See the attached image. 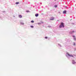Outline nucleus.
<instances>
[{"label": "nucleus", "mask_w": 76, "mask_h": 76, "mask_svg": "<svg viewBox=\"0 0 76 76\" xmlns=\"http://www.w3.org/2000/svg\"><path fill=\"white\" fill-rule=\"evenodd\" d=\"M52 19H50V20H54V17H52Z\"/></svg>", "instance_id": "423d86ee"}, {"label": "nucleus", "mask_w": 76, "mask_h": 76, "mask_svg": "<svg viewBox=\"0 0 76 76\" xmlns=\"http://www.w3.org/2000/svg\"><path fill=\"white\" fill-rule=\"evenodd\" d=\"M21 25H24V23H21Z\"/></svg>", "instance_id": "ddd939ff"}, {"label": "nucleus", "mask_w": 76, "mask_h": 76, "mask_svg": "<svg viewBox=\"0 0 76 76\" xmlns=\"http://www.w3.org/2000/svg\"><path fill=\"white\" fill-rule=\"evenodd\" d=\"M66 10H64L63 12V13L64 14H66Z\"/></svg>", "instance_id": "7ed1b4c3"}, {"label": "nucleus", "mask_w": 76, "mask_h": 76, "mask_svg": "<svg viewBox=\"0 0 76 76\" xmlns=\"http://www.w3.org/2000/svg\"><path fill=\"white\" fill-rule=\"evenodd\" d=\"M35 16H36V17H37V16H38V14H35Z\"/></svg>", "instance_id": "6e6552de"}, {"label": "nucleus", "mask_w": 76, "mask_h": 76, "mask_svg": "<svg viewBox=\"0 0 76 76\" xmlns=\"http://www.w3.org/2000/svg\"><path fill=\"white\" fill-rule=\"evenodd\" d=\"M31 23H34V21L33 20H32V21H31Z\"/></svg>", "instance_id": "9d476101"}, {"label": "nucleus", "mask_w": 76, "mask_h": 76, "mask_svg": "<svg viewBox=\"0 0 76 76\" xmlns=\"http://www.w3.org/2000/svg\"><path fill=\"white\" fill-rule=\"evenodd\" d=\"M18 16L19 18H22V15H19Z\"/></svg>", "instance_id": "0eeeda50"}, {"label": "nucleus", "mask_w": 76, "mask_h": 76, "mask_svg": "<svg viewBox=\"0 0 76 76\" xmlns=\"http://www.w3.org/2000/svg\"><path fill=\"white\" fill-rule=\"evenodd\" d=\"M19 2H16L15 3V4H19Z\"/></svg>", "instance_id": "1a4fd4ad"}, {"label": "nucleus", "mask_w": 76, "mask_h": 76, "mask_svg": "<svg viewBox=\"0 0 76 76\" xmlns=\"http://www.w3.org/2000/svg\"><path fill=\"white\" fill-rule=\"evenodd\" d=\"M74 45H75V43H74Z\"/></svg>", "instance_id": "dca6fc26"}, {"label": "nucleus", "mask_w": 76, "mask_h": 76, "mask_svg": "<svg viewBox=\"0 0 76 76\" xmlns=\"http://www.w3.org/2000/svg\"><path fill=\"white\" fill-rule=\"evenodd\" d=\"M55 7H57V5H55Z\"/></svg>", "instance_id": "f8f14e48"}, {"label": "nucleus", "mask_w": 76, "mask_h": 76, "mask_svg": "<svg viewBox=\"0 0 76 76\" xmlns=\"http://www.w3.org/2000/svg\"><path fill=\"white\" fill-rule=\"evenodd\" d=\"M30 27H31V28H34V26H30Z\"/></svg>", "instance_id": "9b49d317"}, {"label": "nucleus", "mask_w": 76, "mask_h": 76, "mask_svg": "<svg viewBox=\"0 0 76 76\" xmlns=\"http://www.w3.org/2000/svg\"><path fill=\"white\" fill-rule=\"evenodd\" d=\"M55 0V1H56V0Z\"/></svg>", "instance_id": "6ab92c4d"}, {"label": "nucleus", "mask_w": 76, "mask_h": 76, "mask_svg": "<svg viewBox=\"0 0 76 76\" xmlns=\"http://www.w3.org/2000/svg\"><path fill=\"white\" fill-rule=\"evenodd\" d=\"M45 39H47V38H48L47 37H45Z\"/></svg>", "instance_id": "4468645a"}, {"label": "nucleus", "mask_w": 76, "mask_h": 76, "mask_svg": "<svg viewBox=\"0 0 76 76\" xmlns=\"http://www.w3.org/2000/svg\"><path fill=\"white\" fill-rule=\"evenodd\" d=\"M73 37H74V38H75V36H73Z\"/></svg>", "instance_id": "2eb2a0df"}, {"label": "nucleus", "mask_w": 76, "mask_h": 76, "mask_svg": "<svg viewBox=\"0 0 76 76\" xmlns=\"http://www.w3.org/2000/svg\"><path fill=\"white\" fill-rule=\"evenodd\" d=\"M67 54L69 56H70V57H73V56L72 55H70L69 53H67Z\"/></svg>", "instance_id": "20e7f679"}, {"label": "nucleus", "mask_w": 76, "mask_h": 76, "mask_svg": "<svg viewBox=\"0 0 76 76\" xmlns=\"http://www.w3.org/2000/svg\"><path fill=\"white\" fill-rule=\"evenodd\" d=\"M38 24H41V23H38Z\"/></svg>", "instance_id": "f3484780"}, {"label": "nucleus", "mask_w": 76, "mask_h": 76, "mask_svg": "<svg viewBox=\"0 0 76 76\" xmlns=\"http://www.w3.org/2000/svg\"><path fill=\"white\" fill-rule=\"evenodd\" d=\"M61 25H60L59 28H61L62 27H63V28H64V23H61Z\"/></svg>", "instance_id": "f257e3e1"}, {"label": "nucleus", "mask_w": 76, "mask_h": 76, "mask_svg": "<svg viewBox=\"0 0 76 76\" xmlns=\"http://www.w3.org/2000/svg\"><path fill=\"white\" fill-rule=\"evenodd\" d=\"M75 32V31H70L69 32V33L70 34H72L73 33H74Z\"/></svg>", "instance_id": "f03ea898"}, {"label": "nucleus", "mask_w": 76, "mask_h": 76, "mask_svg": "<svg viewBox=\"0 0 76 76\" xmlns=\"http://www.w3.org/2000/svg\"><path fill=\"white\" fill-rule=\"evenodd\" d=\"M74 39H76V38L75 37V38H74Z\"/></svg>", "instance_id": "a211bd4d"}, {"label": "nucleus", "mask_w": 76, "mask_h": 76, "mask_svg": "<svg viewBox=\"0 0 76 76\" xmlns=\"http://www.w3.org/2000/svg\"><path fill=\"white\" fill-rule=\"evenodd\" d=\"M72 63L73 64H76V62L74 60H73L72 61Z\"/></svg>", "instance_id": "39448f33"}]
</instances>
